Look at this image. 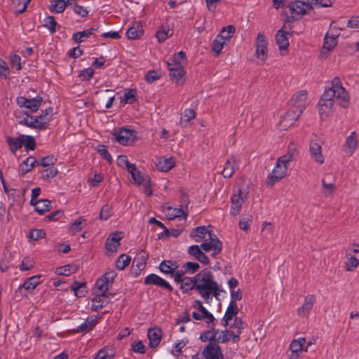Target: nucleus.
Wrapping results in <instances>:
<instances>
[{
    "label": "nucleus",
    "instance_id": "nucleus-13",
    "mask_svg": "<svg viewBox=\"0 0 359 359\" xmlns=\"http://www.w3.org/2000/svg\"><path fill=\"white\" fill-rule=\"evenodd\" d=\"M306 98L307 92L306 90H300L292 97L290 102L292 107L299 110V114H302L306 108Z\"/></svg>",
    "mask_w": 359,
    "mask_h": 359
},
{
    "label": "nucleus",
    "instance_id": "nucleus-40",
    "mask_svg": "<svg viewBox=\"0 0 359 359\" xmlns=\"http://www.w3.org/2000/svg\"><path fill=\"white\" fill-rule=\"evenodd\" d=\"M51 209V202L48 199L39 200V203H36L35 210L40 215L44 214L46 212Z\"/></svg>",
    "mask_w": 359,
    "mask_h": 359
},
{
    "label": "nucleus",
    "instance_id": "nucleus-3",
    "mask_svg": "<svg viewBox=\"0 0 359 359\" xmlns=\"http://www.w3.org/2000/svg\"><path fill=\"white\" fill-rule=\"evenodd\" d=\"M337 93L334 89L330 87L327 89L325 88L318 102L319 113L321 116L323 115L328 116L332 112L334 98L337 99Z\"/></svg>",
    "mask_w": 359,
    "mask_h": 359
},
{
    "label": "nucleus",
    "instance_id": "nucleus-54",
    "mask_svg": "<svg viewBox=\"0 0 359 359\" xmlns=\"http://www.w3.org/2000/svg\"><path fill=\"white\" fill-rule=\"evenodd\" d=\"M161 77V74L154 69L149 71L145 75V80L147 83H151Z\"/></svg>",
    "mask_w": 359,
    "mask_h": 359
},
{
    "label": "nucleus",
    "instance_id": "nucleus-45",
    "mask_svg": "<svg viewBox=\"0 0 359 359\" xmlns=\"http://www.w3.org/2000/svg\"><path fill=\"white\" fill-rule=\"evenodd\" d=\"M90 36V32L87 29L75 32L72 36V40H74L76 43H81L85 41V40Z\"/></svg>",
    "mask_w": 359,
    "mask_h": 359
},
{
    "label": "nucleus",
    "instance_id": "nucleus-49",
    "mask_svg": "<svg viewBox=\"0 0 359 359\" xmlns=\"http://www.w3.org/2000/svg\"><path fill=\"white\" fill-rule=\"evenodd\" d=\"M57 161V158L54 155H48L41 158V161H39V165L43 167H48L53 165Z\"/></svg>",
    "mask_w": 359,
    "mask_h": 359
},
{
    "label": "nucleus",
    "instance_id": "nucleus-59",
    "mask_svg": "<svg viewBox=\"0 0 359 359\" xmlns=\"http://www.w3.org/2000/svg\"><path fill=\"white\" fill-rule=\"evenodd\" d=\"M112 208L109 205H104L100 212V218L102 220H107L111 215Z\"/></svg>",
    "mask_w": 359,
    "mask_h": 359
},
{
    "label": "nucleus",
    "instance_id": "nucleus-60",
    "mask_svg": "<svg viewBox=\"0 0 359 359\" xmlns=\"http://www.w3.org/2000/svg\"><path fill=\"white\" fill-rule=\"evenodd\" d=\"M290 348L292 353H295L296 356L298 357V353L303 350V344L299 340H293L290 346Z\"/></svg>",
    "mask_w": 359,
    "mask_h": 359
},
{
    "label": "nucleus",
    "instance_id": "nucleus-23",
    "mask_svg": "<svg viewBox=\"0 0 359 359\" xmlns=\"http://www.w3.org/2000/svg\"><path fill=\"white\" fill-rule=\"evenodd\" d=\"M309 150L311 156L316 162L320 164L324 163V157L321 152V146L318 142L311 140L310 142Z\"/></svg>",
    "mask_w": 359,
    "mask_h": 359
},
{
    "label": "nucleus",
    "instance_id": "nucleus-28",
    "mask_svg": "<svg viewBox=\"0 0 359 359\" xmlns=\"http://www.w3.org/2000/svg\"><path fill=\"white\" fill-rule=\"evenodd\" d=\"M211 231L207 229L205 226H199L195 229H193L190 232V237L195 238L198 237L204 241H207V237Z\"/></svg>",
    "mask_w": 359,
    "mask_h": 359
},
{
    "label": "nucleus",
    "instance_id": "nucleus-64",
    "mask_svg": "<svg viewBox=\"0 0 359 359\" xmlns=\"http://www.w3.org/2000/svg\"><path fill=\"white\" fill-rule=\"evenodd\" d=\"M11 65L12 67H15L17 71L21 70V57L18 55H13L11 57Z\"/></svg>",
    "mask_w": 359,
    "mask_h": 359
},
{
    "label": "nucleus",
    "instance_id": "nucleus-55",
    "mask_svg": "<svg viewBox=\"0 0 359 359\" xmlns=\"http://www.w3.org/2000/svg\"><path fill=\"white\" fill-rule=\"evenodd\" d=\"M40 172L42 174L43 178L50 179L55 177L57 175L58 171L57 168L51 167L48 169H43Z\"/></svg>",
    "mask_w": 359,
    "mask_h": 359
},
{
    "label": "nucleus",
    "instance_id": "nucleus-36",
    "mask_svg": "<svg viewBox=\"0 0 359 359\" xmlns=\"http://www.w3.org/2000/svg\"><path fill=\"white\" fill-rule=\"evenodd\" d=\"M235 32L236 27L233 25H228L226 27H224L218 35L226 43L231 40Z\"/></svg>",
    "mask_w": 359,
    "mask_h": 359
},
{
    "label": "nucleus",
    "instance_id": "nucleus-29",
    "mask_svg": "<svg viewBox=\"0 0 359 359\" xmlns=\"http://www.w3.org/2000/svg\"><path fill=\"white\" fill-rule=\"evenodd\" d=\"M6 142L8 144L11 151L13 154H15L17 150L20 149L23 145V140L21 138V135L17 138L7 137Z\"/></svg>",
    "mask_w": 359,
    "mask_h": 359
},
{
    "label": "nucleus",
    "instance_id": "nucleus-16",
    "mask_svg": "<svg viewBox=\"0 0 359 359\" xmlns=\"http://www.w3.org/2000/svg\"><path fill=\"white\" fill-rule=\"evenodd\" d=\"M238 168L237 159L235 156H231V158L226 160L221 173L224 178H230Z\"/></svg>",
    "mask_w": 359,
    "mask_h": 359
},
{
    "label": "nucleus",
    "instance_id": "nucleus-31",
    "mask_svg": "<svg viewBox=\"0 0 359 359\" xmlns=\"http://www.w3.org/2000/svg\"><path fill=\"white\" fill-rule=\"evenodd\" d=\"M156 167L158 170L168 172L174 167V161L172 158H162L156 163Z\"/></svg>",
    "mask_w": 359,
    "mask_h": 359
},
{
    "label": "nucleus",
    "instance_id": "nucleus-20",
    "mask_svg": "<svg viewBox=\"0 0 359 359\" xmlns=\"http://www.w3.org/2000/svg\"><path fill=\"white\" fill-rule=\"evenodd\" d=\"M287 35L292 36V32L279 29L276 34V41L280 50H287L289 46V40Z\"/></svg>",
    "mask_w": 359,
    "mask_h": 359
},
{
    "label": "nucleus",
    "instance_id": "nucleus-42",
    "mask_svg": "<svg viewBox=\"0 0 359 359\" xmlns=\"http://www.w3.org/2000/svg\"><path fill=\"white\" fill-rule=\"evenodd\" d=\"M337 43V38L334 36L329 37L327 34L324 39L323 49H326L327 51H330L334 49Z\"/></svg>",
    "mask_w": 359,
    "mask_h": 359
},
{
    "label": "nucleus",
    "instance_id": "nucleus-7",
    "mask_svg": "<svg viewBox=\"0 0 359 359\" xmlns=\"http://www.w3.org/2000/svg\"><path fill=\"white\" fill-rule=\"evenodd\" d=\"M43 102V98L40 96H36L32 99H28L23 96H19L16 99L17 104L22 108H27L29 109L30 112L34 113L39 110L41 103Z\"/></svg>",
    "mask_w": 359,
    "mask_h": 359
},
{
    "label": "nucleus",
    "instance_id": "nucleus-8",
    "mask_svg": "<svg viewBox=\"0 0 359 359\" xmlns=\"http://www.w3.org/2000/svg\"><path fill=\"white\" fill-rule=\"evenodd\" d=\"M287 166L276 163L272 172L269 175L266 181L268 187H272L276 182L280 181L287 175Z\"/></svg>",
    "mask_w": 359,
    "mask_h": 359
},
{
    "label": "nucleus",
    "instance_id": "nucleus-4",
    "mask_svg": "<svg viewBox=\"0 0 359 359\" xmlns=\"http://www.w3.org/2000/svg\"><path fill=\"white\" fill-rule=\"evenodd\" d=\"M287 8L290 12V16H288L287 18V22L288 23H292L294 20L301 18L312 9V6L309 2V4H306L301 1H296L290 4Z\"/></svg>",
    "mask_w": 359,
    "mask_h": 359
},
{
    "label": "nucleus",
    "instance_id": "nucleus-10",
    "mask_svg": "<svg viewBox=\"0 0 359 359\" xmlns=\"http://www.w3.org/2000/svg\"><path fill=\"white\" fill-rule=\"evenodd\" d=\"M144 284L156 285L162 289L166 290L170 292H173V287L172 285L167 282L165 279L162 278L159 276L155 273H151L148 275L144 280Z\"/></svg>",
    "mask_w": 359,
    "mask_h": 359
},
{
    "label": "nucleus",
    "instance_id": "nucleus-25",
    "mask_svg": "<svg viewBox=\"0 0 359 359\" xmlns=\"http://www.w3.org/2000/svg\"><path fill=\"white\" fill-rule=\"evenodd\" d=\"M315 298L313 295H308L304 298L303 305L297 310V313L299 316H305L311 310L313 306Z\"/></svg>",
    "mask_w": 359,
    "mask_h": 359
},
{
    "label": "nucleus",
    "instance_id": "nucleus-44",
    "mask_svg": "<svg viewBox=\"0 0 359 359\" xmlns=\"http://www.w3.org/2000/svg\"><path fill=\"white\" fill-rule=\"evenodd\" d=\"M23 140V144L27 151L34 150L36 147V141L34 137L30 135H21Z\"/></svg>",
    "mask_w": 359,
    "mask_h": 359
},
{
    "label": "nucleus",
    "instance_id": "nucleus-38",
    "mask_svg": "<svg viewBox=\"0 0 359 359\" xmlns=\"http://www.w3.org/2000/svg\"><path fill=\"white\" fill-rule=\"evenodd\" d=\"M358 146V141L355 137V132H352L351 135L346 138L345 147L348 150L350 154H352Z\"/></svg>",
    "mask_w": 359,
    "mask_h": 359
},
{
    "label": "nucleus",
    "instance_id": "nucleus-32",
    "mask_svg": "<svg viewBox=\"0 0 359 359\" xmlns=\"http://www.w3.org/2000/svg\"><path fill=\"white\" fill-rule=\"evenodd\" d=\"M78 268L75 264H67L63 266L57 267L55 273L59 276H68L70 274L76 272Z\"/></svg>",
    "mask_w": 359,
    "mask_h": 359
},
{
    "label": "nucleus",
    "instance_id": "nucleus-50",
    "mask_svg": "<svg viewBox=\"0 0 359 359\" xmlns=\"http://www.w3.org/2000/svg\"><path fill=\"white\" fill-rule=\"evenodd\" d=\"M350 255L347 259V262L346 263V269L348 271H352L354 268H356L359 264V260L354 256L348 254Z\"/></svg>",
    "mask_w": 359,
    "mask_h": 359
},
{
    "label": "nucleus",
    "instance_id": "nucleus-37",
    "mask_svg": "<svg viewBox=\"0 0 359 359\" xmlns=\"http://www.w3.org/2000/svg\"><path fill=\"white\" fill-rule=\"evenodd\" d=\"M128 172L130 173L132 178L135 181L136 184L138 185L142 184L144 181L147 180V176L144 177L142 172L137 169L135 165H134L129 170Z\"/></svg>",
    "mask_w": 359,
    "mask_h": 359
},
{
    "label": "nucleus",
    "instance_id": "nucleus-21",
    "mask_svg": "<svg viewBox=\"0 0 359 359\" xmlns=\"http://www.w3.org/2000/svg\"><path fill=\"white\" fill-rule=\"evenodd\" d=\"M148 338L149 340V346L154 348L158 346L162 338V330L158 328H150L148 330Z\"/></svg>",
    "mask_w": 359,
    "mask_h": 359
},
{
    "label": "nucleus",
    "instance_id": "nucleus-33",
    "mask_svg": "<svg viewBox=\"0 0 359 359\" xmlns=\"http://www.w3.org/2000/svg\"><path fill=\"white\" fill-rule=\"evenodd\" d=\"M176 264L175 262H171L170 260L162 261L158 266L159 270L165 275L173 276L175 272V269L172 267V266Z\"/></svg>",
    "mask_w": 359,
    "mask_h": 359
},
{
    "label": "nucleus",
    "instance_id": "nucleus-14",
    "mask_svg": "<svg viewBox=\"0 0 359 359\" xmlns=\"http://www.w3.org/2000/svg\"><path fill=\"white\" fill-rule=\"evenodd\" d=\"M173 67H170L169 76L172 81L177 85H182L185 81V70L181 64L173 65Z\"/></svg>",
    "mask_w": 359,
    "mask_h": 359
},
{
    "label": "nucleus",
    "instance_id": "nucleus-9",
    "mask_svg": "<svg viewBox=\"0 0 359 359\" xmlns=\"http://www.w3.org/2000/svg\"><path fill=\"white\" fill-rule=\"evenodd\" d=\"M149 258V253L145 250H141L133 259L131 266V273L135 276H137L140 272L144 269L147 265V261Z\"/></svg>",
    "mask_w": 359,
    "mask_h": 359
},
{
    "label": "nucleus",
    "instance_id": "nucleus-26",
    "mask_svg": "<svg viewBox=\"0 0 359 359\" xmlns=\"http://www.w3.org/2000/svg\"><path fill=\"white\" fill-rule=\"evenodd\" d=\"M27 116L18 121L19 124L27 126L31 128L37 129L43 128L44 126L41 124H36L37 119H34L33 115H29L27 113H24Z\"/></svg>",
    "mask_w": 359,
    "mask_h": 359
},
{
    "label": "nucleus",
    "instance_id": "nucleus-43",
    "mask_svg": "<svg viewBox=\"0 0 359 359\" xmlns=\"http://www.w3.org/2000/svg\"><path fill=\"white\" fill-rule=\"evenodd\" d=\"M208 238H207V241L209 243H211L213 249L219 250L222 249V243L219 240L217 236L214 234L212 231L208 235Z\"/></svg>",
    "mask_w": 359,
    "mask_h": 359
},
{
    "label": "nucleus",
    "instance_id": "nucleus-57",
    "mask_svg": "<svg viewBox=\"0 0 359 359\" xmlns=\"http://www.w3.org/2000/svg\"><path fill=\"white\" fill-rule=\"evenodd\" d=\"M322 185L323 187V194L325 196H327L332 194L336 189L335 185L333 183L327 184L325 182L324 179L322 180Z\"/></svg>",
    "mask_w": 359,
    "mask_h": 359
},
{
    "label": "nucleus",
    "instance_id": "nucleus-22",
    "mask_svg": "<svg viewBox=\"0 0 359 359\" xmlns=\"http://www.w3.org/2000/svg\"><path fill=\"white\" fill-rule=\"evenodd\" d=\"M100 318V317L97 316H92L88 318L83 323L77 327L76 331L79 333L90 331L98 323Z\"/></svg>",
    "mask_w": 359,
    "mask_h": 359
},
{
    "label": "nucleus",
    "instance_id": "nucleus-51",
    "mask_svg": "<svg viewBox=\"0 0 359 359\" xmlns=\"http://www.w3.org/2000/svg\"><path fill=\"white\" fill-rule=\"evenodd\" d=\"M238 311L236 302L231 301L224 315L232 319L238 314Z\"/></svg>",
    "mask_w": 359,
    "mask_h": 359
},
{
    "label": "nucleus",
    "instance_id": "nucleus-52",
    "mask_svg": "<svg viewBox=\"0 0 359 359\" xmlns=\"http://www.w3.org/2000/svg\"><path fill=\"white\" fill-rule=\"evenodd\" d=\"M182 268L186 273H194L199 269L200 265L197 262H188L183 264Z\"/></svg>",
    "mask_w": 359,
    "mask_h": 359
},
{
    "label": "nucleus",
    "instance_id": "nucleus-17",
    "mask_svg": "<svg viewBox=\"0 0 359 359\" xmlns=\"http://www.w3.org/2000/svg\"><path fill=\"white\" fill-rule=\"evenodd\" d=\"M96 290H98L99 293H95V297L93 298L94 302H100L101 296H108L109 294L108 293V290L110 287L109 285L107 283L104 278L102 276L98 278L95 283Z\"/></svg>",
    "mask_w": 359,
    "mask_h": 359
},
{
    "label": "nucleus",
    "instance_id": "nucleus-41",
    "mask_svg": "<svg viewBox=\"0 0 359 359\" xmlns=\"http://www.w3.org/2000/svg\"><path fill=\"white\" fill-rule=\"evenodd\" d=\"M130 260L131 259L130 256L126 254H122L118 257L116 262V267L118 270H123L124 269L126 268V266H128V264L130 262Z\"/></svg>",
    "mask_w": 359,
    "mask_h": 359
},
{
    "label": "nucleus",
    "instance_id": "nucleus-18",
    "mask_svg": "<svg viewBox=\"0 0 359 359\" xmlns=\"http://www.w3.org/2000/svg\"><path fill=\"white\" fill-rule=\"evenodd\" d=\"M38 165H39V161L34 156H30L20 164L18 171L21 175H24Z\"/></svg>",
    "mask_w": 359,
    "mask_h": 359
},
{
    "label": "nucleus",
    "instance_id": "nucleus-56",
    "mask_svg": "<svg viewBox=\"0 0 359 359\" xmlns=\"http://www.w3.org/2000/svg\"><path fill=\"white\" fill-rule=\"evenodd\" d=\"M98 154L109 163L112 162V157L109 153L107 147L104 144H101L98 146L97 149Z\"/></svg>",
    "mask_w": 359,
    "mask_h": 359
},
{
    "label": "nucleus",
    "instance_id": "nucleus-19",
    "mask_svg": "<svg viewBox=\"0 0 359 359\" xmlns=\"http://www.w3.org/2000/svg\"><path fill=\"white\" fill-rule=\"evenodd\" d=\"M53 115V109L49 107L48 109L42 111V113L39 116H34V119H37L36 124H43L44 127L43 128H38L39 130H44L48 128V123L50 121Z\"/></svg>",
    "mask_w": 359,
    "mask_h": 359
},
{
    "label": "nucleus",
    "instance_id": "nucleus-11",
    "mask_svg": "<svg viewBox=\"0 0 359 359\" xmlns=\"http://www.w3.org/2000/svg\"><path fill=\"white\" fill-rule=\"evenodd\" d=\"M116 140L122 145H128L133 142L135 131L121 128L118 131L113 133Z\"/></svg>",
    "mask_w": 359,
    "mask_h": 359
},
{
    "label": "nucleus",
    "instance_id": "nucleus-24",
    "mask_svg": "<svg viewBox=\"0 0 359 359\" xmlns=\"http://www.w3.org/2000/svg\"><path fill=\"white\" fill-rule=\"evenodd\" d=\"M41 275H36L27 278L22 285H20L16 292L22 293V289L34 290L40 283Z\"/></svg>",
    "mask_w": 359,
    "mask_h": 359
},
{
    "label": "nucleus",
    "instance_id": "nucleus-48",
    "mask_svg": "<svg viewBox=\"0 0 359 359\" xmlns=\"http://www.w3.org/2000/svg\"><path fill=\"white\" fill-rule=\"evenodd\" d=\"M124 100L122 102L133 104L137 100V90L130 89L124 93Z\"/></svg>",
    "mask_w": 359,
    "mask_h": 359
},
{
    "label": "nucleus",
    "instance_id": "nucleus-63",
    "mask_svg": "<svg viewBox=\"0 0 359 359\" xmlns=\"http://www.w3.org/2000/svg\"><path fill=\"white\" fill-rule=\"evenodd\" d=\"M117 164L118 166H123L125 165L127 168L128 171L135 165L128 161V158L126 155H120L117 158Z\"/></svg>",
    "mask_w": 359,
    "mask_h": 359
},
{
    "label": "nucleus",
    "instance_id": "nucleus-58",
    "mask_svg": "<svg viewBox=\"0 0 359 359\" xmlns=\"http://www.w3.org/2000/svg\"><path fill=\"white\" fill-rule=\"evenodd\" d=\"M122 234L123 233L121 231L112 232L111 233L109 234L107 240H109L110 241L114 242V243H115L116 246H120V241L123 238Z\"/></svg>",
    "mask_w": 359,
    "mask_h": 359
},
{
    "label": "nucleus",
    "instance_id": "nucleus-27",
    "mask_svg": "<svg viewBox=\"0 0 359 359\" xmlns=\"http://www.w3.org/2000/svg\"><path fill=\"white\" fill-rule=\"evenodd\" d=\"M180 289L183 293H189L192 290H196V278L194 277L185 276L182 281H181Z\"/></svg>",
    "mask_w": 359,
    "mask_h": 359
},
{
    "label": "nucleus",
    "instance_id": "nucleus-47",
    "mask_svg": "<svg viewBox=\"0 0 359 359\" xmlns=\"http://www.w3.org/2000/svg\"><path fill=\"white\" fill-rule=\"evenodd\" d=\"M226 43L219 35L215 39L212 43V49L217 53H219Z\"/></svg>",
    "mask_w": 359,
    "mask_h": 359
},
{
    "label": "nucleus",
    "instance_id": "nucleus-46",
    "mask_svg": "<svg viewBox=\"0 0 359 359\" xmlns=\"http://www.w3.org/2000/svg\"><path fill=\"white\" fill-rule=\"evenodd\" d=\"M57 23L53 16H48L44 20V26L50 31L51 34L56 32V26Z\"/></svg>",
    "mask_w": 359,
    "mask_h": 359
},
{
    "label": "nucleus",
    "instance_id": "nucleus-6",
    "mask_svg": "<svg viewBox=\"0 0 359 359\" xmlns=\"http://www.w3.org/2000/svg\"><path fill=\"white\" fill-rule=\"evenodd\" d=\"M248 191H243L241 189L238 188L237 192H235L231 196V207L230 215L231 216H236L241 210L244 201L247 199Z\"/></svg>",
    "mask_w": 359,
    "mask_h": 359
},
{
    "label": "nucleus",
    "instance_id": "nucleus-39",
    "mask_svg": "<svg viewBox=\"0 0 359 359\" xmlns=\"http://www.w3.org/2000/svg\"><path fill=\"white\" fill-rule=\"evenodd\" d=\"M67 7L65 0H53L50 6V11L52 13H61Z\"/></svg>",
    "mask_w": 359,
    "mask_h": 359
},
{
    "label": "nucleus",
    "instance_id": "nucleus-62",
    "mask_svg": "<svg viewBox=\"0 0 359 359\" xmlns=\"http://www.w3.org/2000/svg\"><path fill=\"white\" fill-rule=\"evenodd\" d=\"M108 296H101L100 297V302H94L93 299V305H92V310L97 311L100 309H101L103 306H106L108 304V301L105 300L104 298L107 297Z\"/></svg>",
    "mask_w": 359,
    "mask_h": 359
},
{
    "label": "nucleus",
    "instance_id": "nucleus-15",
    "mask_svg": "<svg viewBox=\"0 0 359 359\" xmlns=\"http://www.w3.org/2000/svg\"><path fill=\"white\" fill-rule=\"evenodd\" d=\"M256 55L258 58L265 61L267 54V43L264 34L259 33L256 40Z\"/></svg>",
    "mask_w": 359,
    "mask_h": 359
},
{
    "label": "nucleus",
    "instance_id": "nucleus-35",
    "mask_svg": "<svg viewBox=\"0 0 359 359\" xmlns=\"http://www.w3.org/2000/svg\"><path fill=\"white\" fill-rule=\"evenodd\" d=\"M143 34V30L140 28L137 25L131 26L126 32V36L128 39L135 40L140 39Z\"/></svg>",
    "mask_w": 359,
    "mask_h": 359
},
{
    "label": "nucleus",
    "instance_id": "nucleus-5",
    "mask_svg": "<svg viewBox=\"0 0 359 359\" xmlns=\"http://www.w3.org/2000/svg\"><path fill=\"white\" fill-rule=\"evenodd\" d=\"M330 88L334 89L337 93V100L339 101V105L343 108H348L350 104V96L342 86L341 81L339 77L333 79L332 86Z\"/></svg>",
    "mask_w": 359,
    "mask_h": 359
},
{
    "label": "nucleus",
    "instance_id": "nucleus-53",
    "mask_svg": "<svg viewBox=\"0 0 359 359\" xmlns=\"http://www.w3.org/2000/svg\"><path fill=\"white\" fill-rule=\"evenodd\" d=\"M188 214H189L188 211L184 210L182 208H174L173 212L171 214H168V219H172L176 217H180L182 215H183L184 218L187 219Z\"/></svg>",
    "mask_w": 359,
    "mask_h": 359
},
{
    "label": "nucleus",
    "instance_id": "nucleus-30",
    "mask_svg": "<svg viewBox=\"0 0 359 359\" xmlns=\"http://www.w3.org/2000/svg\"><path fill=\"white\" fill-rule=\"evenodd\" d=\"M86 286V282L74 281L71 285V289L77 297H83L86 295V291L84 290Z\"/></svg>",
    "mask_w": 359,
    "mask_h": 359
},
{
    "label": "nucleus",
    "instance_id": "nucleus-34",
    "mask_svg": "<svg viewBox=\"0 0 359 359\" xmlns=\"http://www.w3.org/2000/svg\"><path fill=\"white\" fill-rule=\"evenodd\" d=\"M30 1L31 0H13L15 15L24 13Z\"/></svg>",
    "mask_w": 359,
    "mask_h": 359
},
{
    "label": "nucleus",
    "instance_id": "nucleus-1",
    "mask_svg": "<svg viewBox=\"0 0 359 359\" xmlns=\"http://www.w3.org/2000/svg\"><path fill=\"white\" fill-rule=\"evenodd\" d=\"M194 278H196V290L206 302H208L211 295L217 297L222 291L214 280L212 272L208 269L201 271L194 276Z\"/></svg>",
    "mask_w": 359,
    "mask_h": 359
},
{
    "label": "nucleus",
    "instance_id": "nucleus-61",
    "mask_svg": "<svg viewBox=\"0 0 359 359\" xmlns=\"http://www.w3.org/2000/svg\"><path fill=\"white\" fill-rule=\"evenodd\" d=\"M46 236V232L43 229H32L29 232V237L34 241H38Z\"/></svg>",
    "mask_w": 359,
    "mask_h": 359
},
{
    "label": "nucleus",
    "instance_id": "nucleus-12",
    "mask_svg": "<svg viewBox=\"0 0 359 359\" xmlns=\"http://www.w3.org/2000/svg\"><path fill=\"white\" fill-rule=\"evenodd\" d=\"M302 114L299 113V110L292 107L290 109L280 121V127L285 130L292 126Z\"/></svg>",
    "mask_w": 359,
    "mask_h": 359
},
{
    "label": "nucleus",
    "instance_id": "nucleus-2",
    "mask_svg": "<svg viewBox=\"0 0 359 359\" xmlns=\"http://www.w3.org/2000/svg\"><path fill=\"white\" fill-rule=\"evenodd\" d=\"M219 330L212 327V329L202 332L200 339L202 341H210L203 351V355L205 359H224L222 349L219 346L220 337L217 338Z\"/></svg>",
    "mask_w": 359,
    "mask_h": 359
}]
</instances>
